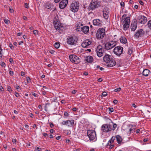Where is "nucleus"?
Wrapping results in <instances>:
<instances>
[{"instance_id":"f257e3e1","label":"nucleus","mask_w":151,"mask_h":151,"mask_svg":"<svg viewBox=\"0 0 151 151\" xmlns=\"http://www.w3.org/2000/svg\"><path fill=\"white\" fill-rule=\"evenodd\" d=\"M103 60L108 64L107 65L108 67H112L115 66L116 64V61L112 58L111 56L107 54L104 56Z\"/></svg>"},{"instance_id":"f03ea898","label":"nucleus","mask_w":151,"mask_h":151,"mask_svg":"<svg viewBox=\"0 0 151 151\" xmlns=\"http://www.w3.org/2000/svg\"><path fill=\"white\" fill-rule=\"evenodd\" d=\"M87 135L89 137L90 141H96L97 139L96 132L94 130H88L87 132Z\"/></svg>"},{"instance_id":"7ed1b4c3","label":"nucleus","mask_w":151,"mask_h":151,"mask_svg":"<svg viewBox=\"0 0 151 151\" xmlns=\"http://www.w3.org/2000/svg\"><path fill=\"white\" fill-rule=\"evenodd\" d=\"M105 34V31L104 29L101 28L99 29L96 34V38L98 39H100L104 38Z\"/></svg>"},{"instance_id":"20e7f679","label":"nucleus","mask_w":151,"mask_h":151,"mask_svg":"<svg viewBox=\"0 0 151 151\" xmlns=\"http://www.w3.org/2000/svg\"><path fill=\"white\" fill-rule=\"evenodd\" d=\"M100 4L97 0H92L88 7L91 10H94L99 6Z\"/></svg>"},{"instance_id":"39448f33","label":"nucleus","mask_w":151,"mask_h":151,"mask_svg":"<svg viewBox=\"0 0 151 151\" xmlns=\"http://www.w3.org/2000/svg\"><path fill=\"white\" fill-rule=\"evenodd\" d=\"M70 61L73 63L78 64L80 62V58L75 55H71L69 56Z\"/></svg>"},{"instance_id":"423d86ee","label":"nucleus","mask_w":151,"mask_h":151,"mask_svg":"<svg viewBox=\"0 0 151 151\" xmlns=\"http://www.w3.org/2000/svg\"><path fill=\"white\" fill-rule=\"evenodd\" d=\"M78 39L75 37H68L67 39V43L70 45H76L77 43Z\"/></svg>"},{"instance_id":"0eeeda50","label":"nucleus","mask_w":151,"mask_h":151,"mask_svg":"<svg viewBox=\"0 0 151 151\" xmlns=\"http://www.w3.org/2000/svg\"><path fill=\"white\" fill-rule=\"evenodd\" d=\"M123 48L121 46H117L114 49V52L116 55L120 56L123 53Z\"/></svg>"},{"instance_id":"6e6552de","label":"nucleus","mask_w":151,"mask_h":151,"mask_svg":"<svg viewBox=\"0 0 151 151\" xmlns=\"http://www.w3.org/2000/svg\"><path fill=\"white\" fill-rule=\"evenodd\" d=\"M116 44V43L115 41H111L109 42H106L105 44V47L107 50H109L115 46Z\"/></svg>"},{"instance_id":"1a4fd4ad","label":"nucleus","mask_w":151,"mask_h":151,"mask_svg":"<svg viewBox=\"0 0 151 151\" xmlns=\"http://www.w3.org/2000/svg\"><path fill=\"white\" fill-rule=\"evenodd\" d=\"M111 125L105 124L101 126V130L104 132H108L111 131Z\"/></svg>"},{"instance_id":"9d476101","label":"nucleus","mask_w":151,"mask_h":151,"mask_svg":"<svg viewBox=\"0 0 151 151\" xmlns=\"http://www.w3.org/2000/svg\"><path fill=\"white\" fill-rule=\"evenodd\" d=\"M79 3L76 2L73 3L70 7L71 10L74 12H77L79 9Z\"/></svg>"},{"instance_id":"9b49d317","label":"nucleus","mask_w":151,"mask_h":151,"mask_svg":"<svg viewBox=\"0 0 151 151\" xmlns=\"http://www.w3.org/2000/svg\"><path fill=\"white\" fill-rule=\"evenodd\" d=\"M61 124L62 125H67L69 127H73L74 124V120H68L65 121H63L61 122Z\"/></svg>"},{"instance_id":"f8f14e48","label":"nucleus","mask_w":151,"mask_h":151,"mask_svg":"<svg viewBox=\"0 0 151 151\" xmlns=\"http://www.w3.org/2000/svg\"><path fill=\"white\" fill-rule=\"evenodd\" d=\"M145 34V32L142 29H140L138 30L134 35V37L137 39L139 37H143Z\"/></svg>"},{"instance_id":"ddd939ff","label":"nucleus","mask_w":151,"mask_h":151,"mask_svg":"<svg viewBox=\"0 0 151 151\" xmlns=\"http://www.w3.org/2000/svg\"><path fill=\"white\" fill-rule=\"evenodd\" d=\"M104 17L106 19H107L109 17V9L107 7H105L103 10Z\"/></svg>"},{"instance_id":"4468645a","label":"nucleus","mask_w":151,"mask_h":151,"mask_svg":"<svg viewBox=\"0 0 151 151\" xmlns=\"http://www.w3.org/2000/svg\"><path fill=\"white\" fill-rule=\"evenodd\" d=\"M53 24L54 27L56 30H58L59 27L61 26L60 22L58 19L55 17L53 19Z\"/></svg>"},{"instance_id":"2eb2a0df","label":"nucleus","mask_w":151,"mask_h":151,"mask_svg":"<svg viewBox=\"0 0 151 151\" xmlns=\"http://www.w3.org/2000/svg\"><path fill=\"white\" fill-rule=\"evenodd\" d=\"M137 22L140 23L144 24L147 22V18L145 16H141L138 17Z\"/></svg>"},{"instance_id":"dca6fc26","label":"nucleus","mask_w":151,"mask_h":151,"mask_svg":"<svg viewBox=\"0 0 151 151\" xmlns=\"http://www.w3.org/2000/svg\"><path fill=\"white\" fill-rule=\"evenodd\" d=\"M68 3V0H62L60 2L59 7L60 9H64Z\"/></svg>"},{"instance_id":"f3484780","label":"nucleus","mask_w":151,"mask_h":151,"mask_svg":"<svg viewBox=\"0 0 151 151\" xmlns=\"http://www.w3.org/2000/svg\"><path fill=\"white\" fill-rule=\"evenodd\" d=\"M91 43L88 40H86L82 43L81 46L83 48L87 47L88 46L91 44Z\"/></svg>"},{"instance_id":"a211bd4d","label":"nucleus","mask_w":151,"mask_h":151,"mask_svg":"<svg viewBox=\"0 0 151 151\" xmlns=\"http://www.w3.org/2000/svg\"><path fill=\"white\" fill-rule=\"evenodd\" d=\"M89 30V27L88 26H84L83 27H81L80 30L78 31H82L85 34L88 32Z\"/></svg>"},{"instance_id":"6ab92c4d","label":"nucleus","mask_w":151,"mask_h":151,"mask_svg":"<svg viewBox=\"0 0 151 151\" xmlns=\"http://www.w3.org/2000/svg\"><path fill=\"white\" fill-rule=\"evenodd\" d=\"M101 21L99 19H96L93 20V24L94 25H97L100 26L101 25Z\"/></svg>"},{"instance_id":"aec40b11","label":"nucleus","mask_w":151,"mask_h":151,"mask_svg":"<svg viewBox=\"0 0 151 151\" xmlns=\"http://www.w3.org/2000/svg\"><path fill=\"white\" fill-rule=\"evenodd\" d=\"M124 19V20L123 19L122 20V24H123L124 23L130 24V19L129 17H126L125 19Z\"/></svg>"},{"instance_id":"412c9836","label":"nucleus","mask_w":151,"mask_h":151,"mask_svg":"<svg viewBox=\"0 0 151 151\" xmlns=\"http://www.w3.org/2000/svg\"><path fill=\"white\" fill-rule=\"evenodd\" d=\"M85 60L89 63H91L93 60V58L91 56H88L86 57Z\"/></svg>"},{"instance_id":"4be33fe9","label":"nucleus","mask_w":151,"mask_h":151,"mask_svg":"<svg viewBox=\"0 0 151 151\" xmlns=\"http://www.w3.org/2000/svg\"><path fill=\"white\" fill-rule=\"evenodd\" d=\"M150 72L149 70L147 69H145L142 72V74L143 76H148L149 73Z\"/></svg>"},{"instance_id":"5701e85b","label":"nucleus","mask_w":151,"mask_h":151,"mask_svg":"<svg viewBox=\"0 0 151 151\" xmlns=\"http://www.w3.org/2000/svg\"><path fill=\"white\" fill-rule=\"evenodd\" d=\"M120 40L121 43L126 44L127 42V39L125 37L121 36L120 38Z\"/></svg>"},{"instance_id":"b1692460","label":"nucleus","mask_w":151,"mask_h":151,"mask_svg":"<svg viewBox=\"0 0 151 151\" xmlns=\"http://www.w3.org/2000/svg\"><path fill=\"white\" fill-rule=\"evenodd\" d=\"M117 142L119 144H120L122 141L121 137L119 135H117L115 137Z\"/></svg>"},{"instance_id":"393cba45","label":"nucleus","mask_w":151,"mask_h":151,"mask_svg":"<svg viewBox=\"0 0 151 151\" xmlns=\"http://www.w3.org/2000/svg\"><path fill=\"white\" fill-rule=\"evenodd\" d=\"M64 27L63 26H61L59 27L58 30L59 31V33L60 34L63 33V32H64Z\"/></svg>"},{"instance_id":"a878e982","label":"nucleus","mask_w":151,"mask_h":151,"mask_svg":"<svg viewBox=\"0 0 151 151\" xmlns=\"http://www.w3.org/2000/svg\"><path fill=\"white\" fill-rule=\"evenodd\" d=\"M123 29L124 30H126L128 28L129 26V24L124 23Z\"/></svg>"},{"instance_id":"bb28decb","label":"nucleus","mask_w":151,"mask_h":151,"mask_svg":"<svg viewBox=\"0 0 151 151\" xmlns=\"http://www.w3.org/2000/svg\"><path fill=\"white\" fill-rule=\"evenodd\" d=\"M45 7L48 9L51 10L53 7V6L50 4L47 3L46 4Z\"/></svg>"},{"instance_id":"cd10ccee","label":"nucleus","mask_w":151,"mask_h":151,"mask_svg":"<svg viewBox=\"0 0 151 151\" xmlns=\"http://www.w3.org/2000/svg\"><path fill=\"white\" fill-rule=\"evenodd\" d=\"M137 26V21L136 19H134L132 22L131 24V27L133 26Z\"/></svg>"},{"instance_id":"c85d7f7f","label":"nucleus","mask_w":151,"mask_h":151,"mask_svg":"<svg viewBox=\"0 0 151 151\" xmlns=\"http://www.w3.org/2000/svg\"><path fill=\"white\" fill-rule=\"evenodd\" d=\"M113 126L112 127V125H111V131H114L117 127V125L116 124H114L113 123Z\"/></svg>"},{"instance_id":"c756f323","label":"nucleus","mask_w":151,"mask_h":151,"mask_svg":"<svg viewBox=\"0 0 151 151\" xmlns=\"http://www.w3.org/2000/svg\"><path fill=\"white\" fill-rule=\"evenodd\" d=\"M133 52V50L132 48H128V51L127 53L129 55H131Z\"/></svg>"},{"instance_id":"7c9ffc66","label":"nucleus","mask_w":151,"mask_h":151,"mask_svg":"<svg viewBox=\"0 0 151 151\" xmlns=\"http://www.w3.org/2000/svg\"><path fill=\"white\" fill-rule=\"evenodd\" d=\"M96 52L97 55L98 57H101L103 55V54L102 52L98 51H97Z\"/></svg>"},{"instance_id":"2f4dec72","label":"nucleus","mask_w":151,"mask_h":151,"mask_svg":"<svg viewBox=\"0 0 151 151\" xmlns=\"http://www.w3.org/2000/svg\"><path fill=\"white\" fill-rule=\"evenodd\" d=\"M102 48H101V45H98L97 48V51H98L102 52Z\"/></svg>"},{"instance_id":"473e14b6","label":"nucleus","mask_w":151,"mask_h":151,"mask_svg":"<svg viewBox=\"0 0 151 151\" xmlns=\"http://www.w3.org/2000/svg\"><path fill=\"white\" fill-rule=\"evenodd\" d=\"M54 46L56 48H58L60 46V43L59 42H55V44Z\"/></svg>"},{"instance_id":"72a5a7b5","label":"nucleus","mask_w":151,"mask_h":151,"mask_svg":"<svg viewBox=\"0 0 151 151\" xmlns=\"http://www.w3.org/2000/svg\"><path fill=\"white\" fill-rule=\"evenodd\" d=\"M147 25L148 27L151 29V20L149 21L147 23Z\"/></svg>"},{"instance_id":"f704fd0d","label":"nucleus","mask_w":151,"mask_h":151,"mask_svg":"<svg viewBox=\"0 0 151 151\" xmlns=\"http://www.w3.org/2000/svg\"><path fill=\"white\" fill-rule=\"evenodd\" d=\"M137 26L136 25L135 26H133L131 27V30L134 31L137 28Z\"/></svg>"},{"instance_id":"c9c22d12","label":"nucleus","mask_w":151,"mask_h":151,"mask_svg":"<svg viewBox=\"0 0 151 151\" xmlns=\"http://www.w3.org/2000/svg\"><path fill=\"white\" fill-rule=\"evenodd\" d=\"M115 137L113 136L111 138L110 140L112 143H113L114 142V141L115 139Z\"/></svg>"},{"instance_id":"e433bc0d","label":"nucleus","mask_w":151,"mask_h":151,"mask_svg":"<svg viewBox=\"0 0 151 151\" xmlns=\"http://www.w3.org/2000/svg\"><path fill=\"white\" fill-rule=\"evenodd\" d=\"M4 22L7 24H8L10 23V21L8 19H4Z\"/></svg>"},{"instance_id":"4c0bfd02","label":"nucleus","mask_w":151,"mask_h":151,"mask_svg":"<svg viewBox=\"0 0 151 151\" xmlns=\"http://www.w3.org/2000/svg\"><path fill=\"white\" fill-rule=\"evenodd\" d=\"M107 95V93L105 91L103 92L102 93V95H101V97H103L102 96H106Z\"/></svg>"},{"instance_id":"58836bf2","label":"nucleus","mask_w":151,"mask_h":151,"mask_svg":"<svg viewBox=\"0 0 151 151\" xmlns=\"http://www.w3.org/2000/svg\"><path fill=\"white\" fill-rule=\"evenodd\" d=\"M34 34L36 35V34L38 35V32L37 30H34L33 31Z\"/></svg>"},{"instance_id":"ea45409f","label":"nucleus","mask_w":151,"mask_h":151,"mask_svg":"<svg viewBox=\"0 0 151 151\" xmlns=\"http://www.w3.org/2000/svg\"><path fill=\"white\" fill-rule=\"evenodd\" d=\"M121 88L120 87H119V88H117L115 89L114 91H115V92H119L121 90Z\"/></svg>"},{"instance_id":"a19ab883","label":"nucleus","mask_w":151,"mask_h":151,"mask_svg":"<svg viewBox=\"0 0 151 151\" xmlns=\"http://www.w3.org/2000/svg\"><path fill=\"white\" fill-rule=\"evenodd\" d=\"M69 114L67 112L65 111L64 113V115L66 117L68 116Z\"/></svg>"},{"instance_id":"79ce46f5","label":"nucleus","mask_w":151,"mask_h":151,"mask_svg":"<svg viewBox=\"0 0 151 151\" xmlns=\"http://www.w3.org/2000/svg\"><path fill=\"white\" fill-rule=\"evenodd\" d=\"M41 93L42 94L44 95H45L46 94V92L45 91H43L41 90Z\"/></svg>"},{"instance_id":"37998d69","label":"nucleus","mask_w":151,"mask_h":151,"mask_svg":"<svg viewBox=\"0 0 151 151\" xmlns=\"http://www.w3.org/2000/svg\"><path fill=\"white\" fill-rule=\"evenodd\" d=\"M10 69L9 68V73L10 74L11 76L12 75H13L14 74V73L13 71H10Z\"/></svg>"},{"instance_id":"c03bdc74","label":"nucleus","mask_w":151,"mask_h":151,"mask_svg":"<svg viewBox=\"0 0 151 151\" xmlns=\"http://www.w3.org/2000/svg\"><path fill=\"white\" fill-rule=\"evenodd\" d=\"M9 46L12 50L14 49V47L12 44H10L9 45Z\"/></svg>"},{"instance_id":"a18cd8bd","label":"nucleus","mask_w":151,"mask_h":151,"mask_svg":"<svg viewBox=\"0 0 151 151\" xmlns=\"http://www.w3.org/2000/svg\"><path fill=\"white\" fill-rule=\"evenodd\" d=\"M120 5H121V6H122V7H124V5H125L124 3V2H123V1H122L120 3Z\"/></svg>"},{"instance_id":"49530a36","label":"nucleus","mask_w":151,"mask_h":151,"mask_svg":"<svg viewBox=\"0 0 151 151\" xmlns=\"http://www.w3.org/2000/svg\"><path fill=\"white\" fill-rule=\"evenodd\" d=\"M9 10L10 13H13L14 12V10L12 8L9 7Z\"/></svg>"},{"instance_id":"de8ad7c7","label":"nucleus","mask_w":151,"mask_h":151,"mask_svg":"<svg viewBox=\"0 0 151 151\" xmlns=\"http://www.w3.org/2000/svg\"><path fill=\"white\" fill-rule=\"evenodd\" d=\"M81 27H80V26H77V28H76V29L77 31V32H81V31H78L79 30H80V29H81Z\"/></svg>"},{"instance_id":"09e8293b","label":"nucleus","mask_w":151,"mask_h":151,"mask_svg":"<svg viewBox=\"0 0 151 151\" xmlns=\"http://www.w3.org/2000/svg\"><path fill=\"white\" fill-rule=\"evenodd\" d=\"M109 111L111 112H113L114 111V109L113 108H108Z\"/></svg>"},{"instance_id":"8fccbe9b","label":"nucleus","mask_w":151,"mask_h":151,"mask_svg":"<svg viewBox=\"0 0 151 151\" xmlns=\"http://www.w3.org/2000/svg\"><path fill=\"white\" fill-rule=\"evenodd\" d=\"M7 90H8V91L10 92V91H12L11 89V87H10V86H8V87H7Z\"/></svg>"},{"instance_id":"3c124183","label":"nucleus","mask_w":151,"mask_h":151,"mask_svg":"<svg viewBox=\"0 0 151 151\" xmlns=\"http://www.w3.org/2000/svg\"><path fill=\"white\" fill-rule=\"evenodd\" d=\"M49 124L50 127L51 128H53L54 126V124L52 122H50Z\"/></svg>"},{"instance_id":"603ef678","label":"nucleus","mask_w":151,"mask_h":151,"mask_svg":"<svg viewBox=\"0 0 151 151\" xmlns=\"http://www.w3.org/2000/svg\"><path fill=\"white\" fill-rule=\"evenodd\" d=\"M1 65L2 67H5L6 66V64L4 62H2L1 64Z\"/></svg>"},{"instance_id":"864d4df0","label":"nucleus","mask_w":151,"mask_h":151,"mask_svg":"<svg viewBox=\"0 0 151 151\" xmlns=\"http://www.w3.org/2000/svg\"><path fill=\"white\" fill-rule=\"evenodd\" d=\"M24 6L26 8L28 9L29 8V6H28V4L27 3H25Z\"/></svg>"},{"instance_id":"5fc2aeb1","label":"nucleus","mask_w":151,"mask_h":151,"mask_svg":"<svg viewBox=\"0 0 151 151\" xmlns=\"http://www.w3.org/2000/svg\"><path fill=\"white\" fill-rule=\"evenodd\" d=\"M27 81L28 83L30 82H31L30 79L29 77L26 78Z\"/></svg>"},{"instance_id":"6e6d98bb","label":"nucleus","mask_w":151,"mask_h":151,"mask_svg":"<svg viewBox=\"0 0 151 151\" xmlns=\"http://www.w3.org/2000/svg\"><path fill=\"white\" fill-rule=\"evenodd\" d=\"M15 87L16 88V89H17V91H19V88H20V87L17 85L16 86H15Z\"/></svg>"},{"instance_id":"4d7b16f0","label":"nucleus","mask_w":151,"mask_h":151,"mask_svg":"<svg viewBox=\"0 0 151 151\" xmlns=\"http://www.w3.org/2000/svg\"><path fill=\"white\" fill-rule=\"evenodd\" d=\"M127 15L126 14H124L122 17V20H124V19H125V17H126Z\"/></svg>"},{"instance_id":"13d9d810","label":"nucleus","mask_w":151,"mask_h":151,"mask_svg":"<svg viewBox=\"0 0 151 151\" xmlns=\"http://www.w3.org/2000/svg\"><path fill=\"white\" fill-rule=\"evenodd\" d=\"M43 135L45 137H46L47 136H48V134L46 133H44L43 134Z\"/></svg>"},{"instance_id":"bf43d9fd","label":"nucleus","mask_w":151,"mask_h":151,"mask_svg":"<svg viewBox=\"0 0 151 151\" xmlns=\"http://www.w3.org/2000/svg\"><path fill=\"white\" fill-rule=\"evenodd\" d=\"M15 96L17 97H18L20 95L17 92H15Z\"/></svg>"},{"instance_id":"052dcab7","label":"nucleus","mask_w":151,"mask_h":151,"mask_svg":"<svg viewBox=\"0 0 151 151\" xmlns=\"http://www.w3.org/2000/svg\"><path fill=\"white\" fill-rule=\"evenodd\" d=\"M103 81V79L101 78H99L98 80V81L99 82H101Z\"/></svg>"},{"instance_id":"680f3d73","label":"nucleus","mask_w":151,"mask_h":151,"mask_svg":"<svg viewBox=\"0 0 151 151\" xmlns=\"http://www.w3.org/2000/svg\"><path fill=\"white\" fill-rule=\"evenodd\" d=\"M9 61L11 63H12L13 62V59L12 58H10L9 59Z\"/></svg>"},{"instance_id":"e2e57ef3","label":"nucleus","mask_w":151,"mask_h":151,"mask_svg":"<svg viewBox=\"0 0 151 151\" xmlns=\"http://www.w3.org/2000/svg\"><path fill=\"white\" fill-rule=\"evenodd\" d=\"M139 3L141 5H143L144 4V3L141 0L139 1Z\"/></svg>"},{"instance_id":"0e129e2a","label":"nucleus","mask_w":151,"mask_h":151,"mask_svg":"<svg viewBox=\"0 0 151 151\" xmlns=\"http://www.w3.org/2000/svg\"><path fill=\"white\" fill-rule=\"evenodd\" d=\"M55 52V51L53 50H51L49 51L50 53H51V54H53Z\"/></svg>"},{"instance_id":"69168bd1","label":"nucleus","mask_w":151,"mask_h":151,"mask_svg":"<svg viewBox=\"0 0 151 151\" xmlns=\"http://www.w3.org/2000/svg\"><path fill=\"white\" fill-rule=\"evenodd\" d=\"M109 147V149H112L113 147H114V145H111Z\"/></svg>"},{"instance_id":"338daca9","label":"nucleus","mask_w":151,"mask_h":151,"mask_svg":"<svg viewBox=\"0 0 151 151\" xmlns=\"http://www.w3.org/2000/svg\"><path fill=\"white\" fill-rule=\"evenodd\" d=\"M61 136H58L56 137V139L57 140H59L61 138Z\"/></svg>"},{"instance_id":"774afa93","label":"nucleus","mask_w":151,"mask_h":151,"mask_svg":"<svg viewBox=\"0 0 151 151\" xmlns=\"http://www.w3.org/2000/svg\"><path fill=\"white\" fill-rule=\"evenodd\" d=\"M25 73L24 72H21V75L22 76H25Z\"/></svg>"}]
</instances>
